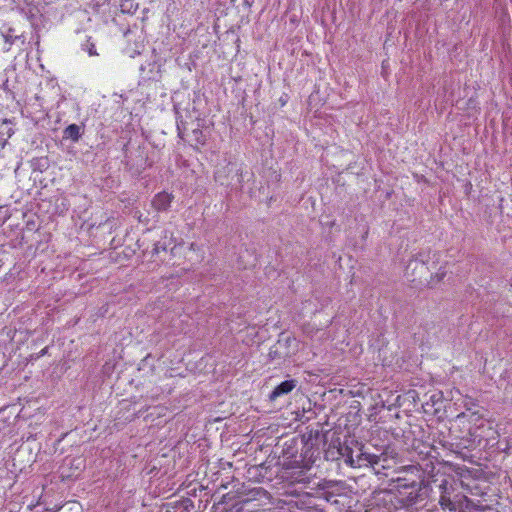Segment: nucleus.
I'll use <instances>...</instances> for the list:
<instances>
[{"label":"nucleus","instance_id":"nucleus-5","mask_svg":"<svg viewBox=\"0 0 512 512\" xmlns=\"http://www.w3.org/2000/svg\"><path fill=\"white\" fill-rule=\"evenodd\" d=\"M427 483L417 485L415 488H409L405 490L399 489L395 496L400 503L406 506L417 504L426 497Z\"/></svg>","mask_w":512,"mask_h":512},{"label":"nucleus","instance_id":"nucleus-12","mask_svg":"<svg viewBox=\"0 0 512 512\" xmlns=\"http://www.w3.org/2000/svg\"><path fill=\"white\" fill-rule=\"evenodd\" d=\"M82 49L87 51L90 56H96L98 55L96 51V47L94 42L91 41V38H88L83 44Z\"/></svg>","mask_w":512,"mask_h":512},{"label":"nucleus","instance_id":"nucleus-10","mask_svg":"<svg viewBox=\"0 0 512 512\" xmlns=\"http://www.w3.org/2000/svg\"><path fill=\"white\" fill-rule=\"evenodd\" d=\"M84 134V126L77 124H70L63 130L62 138L64 140L70 139L73 142H78Z\"/></svg>","mask_w":512,"mask_h":512},{"label":"nucleus","instance_id":"nucleus-13","mask_svg":"<svg viewBox=\"0 0 512 512\" xmlns=\"http://www.w3.org/2000/svg\"><path fill=\"white\" fill-rule=\"evenodd\" d=\"M224 169L227 170L228 172H231V171L235 170L236 171L237 182L238 183L242 182V174L239 173V169H237V166H236L235 163L228 162L227 166Z\"/></svg>","mask_w":512,"mask_h":512},{"label":"nucleus","instance_id":"nucleus-9","mask_svg":"<svg viewBox=\"0 0 512 512\" xmlns=\"http://www.w3.org/2000/svg\"><path fill=\"white\" fill-rule=\"evenodd\" d=\"M14 133L15 129L13 121L7 118L3 119L0 122V150L6 146L8 140Z\"/></svg>","mask_w":512,"mask_h":512},{"label":"nucleus","instance_id":"nucleus-2","mask_svg":"<svg viewBox=\"0 0 512 512\" xmlns=\"http://www.w3.org/2000/svg\"><path fill=\"white\" fill-rule=\"evenodd\" d=\"M442 512H466L470 500L459 491L454 478H444L439 484V501Z\"/></svg>","mask_w":512,"mask_h":512},{"label":"nucleus","instance_id":"nucleus-1","mask_svg":"<svg viewBox=\"0 0 512 512\" xmlns=\"http://www.w3.org/2000/svg\"><path fill=\"white\" fill-rule=\"evenodd\" d=\"M352 454V449L342 445L340 440L337 439L329 444L324 452V457L328 461H336L343 458L344 462L351 467H361L362 465L369 464L377 473H379L380 468L387 469L390 467L387 452H383L380 455L362 452L356 460Z\"/></svg>","mask_w":512,"mask_h":512},{"label":"nucleus","instance_id":"nucleus-3","mask_svg":"<svg viewBox=\"0 0 512 512\" xmlns=\"http://www.w3.org/2000/svg\"><path fill=\"white\" fill-rule=\"evenodd\" d=\"M399 473H405V475L393 479L396 483L395 488L397 491H399V489L415 488L417 485L426 482L422 476L421 470L415 465L403 466L400 468Z\"/></svg>","mask_w":512,"mask_h":512},{"label":"nucleus","instance_id":"nucleus-4","mask_svg":"<svg viewBox=\"0 0 512 512\" xmlns=\"http://www.w3.org/2000/svg\"><path fill=\"white\" fill-rule=\"evenodd\" d=\"M342 488L343 484L341 481L323 479L318 482L315 487L311 488L313 492L310 494L314 497L324 499L327 502H332L335 496L341 494Z\"/></svg>","mask_w":512,"mask_h":512},{"label":"nucleus","instance_id":"nucleus-16","mask_svg":"<svg viewBox=\"0 0 512 512\" xmlns=\"http://www.w3.org/2000/svg\"><path fill=\"white\" fill-rule=\"evenodd\" d=\"M215 177H216V179H217L218 181H220V183H221L222 185H224V184H229L228 182H225V181L222 179V173H221V170H219V169H218V170L215 172Z\"/></svg>","mask_w":512,"mask_h":512},{"label":"nucleus","instance_id":"nucleus-6","mask_svg":"<svg viewBox=\"0 0 512 512\" xmlns=\"http://www.w3.org/2000/svg\"><path fill=\"white\" fill-rule=\"evenodd\" d=\"M173 199L174 196L172 194L162 191L153 197L151 205L157 212H166L169 210Z\"/></svg>","mask_w":512,"mask_h":512},{"label":"nucleus","instance_id":"nucleus-18","mask_svg":"<svg viewBox=\"0 0 512 512\" xmlns=\"http://www.w3.org/2000/svg\"><path fill=\"white\" fill-rule=\"evenodd\" d=\"M56 510H57V508H53V509H49L48 511H49V512H54V511H56Z\"/></svg>","mask_w":512,"mask_h":512},{"label":"nucleus","instance_id":"nucleus-19","mask_svg":"<svg viewBox=\"0 0 512 512\" xmlns=\"http://www.w3.org/2000/svg\"><path fill=\"white\" fill-rule=\"evenodd\" d=\"M177 130L179 131V136H181V130L179 126L177 127Z\"/></svg>","mask_w":512,"mask_h":512},{"label":"nucleus","instance_id":"nucleus-17","mask_svg":"<svg viewBox=\"0 0 512 512\" xmlns=\"http://www.w3.org/2000/svg\"><path fill=\"white\" fill-rule=\"evenodd\" d=\"M47 350H48V347H45L44 349H42L39 356L45 355L47 353Z\"/></svg>","mask_w":512,"mask_h":512},{"label":"nucleus","instance_id":"nucleus-8","mask_svg":"<svg viewBox=\"0 0 512 512\" xmlns=\"http://www.w3.org/2000/svg\"><path fill=\"white\" fill-rule=\"evenodd\" d=\"M297 386V381L289 379L278 384L269 394V399L275 401L277 398L289 394Z\"/></svg>","mask_w":512,"mask_h":512},{"label":"nucleus","instance_id":"nucleus-15","mask_svg":"<svg viewBox=\"0 0 512 512\" xmlns=\"http://www.w3.org/2000/svg\"><path fill=\"white\" fill-rule=\"evenodd\" d=\"M193 133L196 135L197 142L203 145L204 144V140L200 139L202 137V132L199 129H195L193 131Z\"/></svg>","mask_w":512,"mask_h":512},{"label":"nucleus","instance_id":"nucleus-11","mask_svg":"<svg viewBox=\"0 0 512 512\" xmlns=\"http://www.w3.org/2000/svg\"><path fill=\"white\" fill-rule=\"evenodd\" d=\"M430 259V252H419L413 259H411L407 265V268H410L413 263H420L422 266L426 265Z\"/></svg>","mask_w":512,"mask_h":512},{"label":"nucleus","instance_id":"nucleus-7","mask_svg":"<svg viewBox=\"0 0 512 512\" xmlns=\"http://www.w3.org/2000/svg\"><path fill=\"white\" fill-rule=\"evenodd\" d=\"M136 153L137 155L134 156L133 152H126L125 162L126 165L130 167V169L135 168L137 171H140L142 169H145L147 158L143 155V152L141 151L140 147H138Z\"/></svg>","mask_w":512,"mask_h":512},{"label":"nucleus","instance_id":"nucleus-14","mask_svg":"<svg viewBox=\"0 0 512 512\" xmlns=\"http://www.w3.org/2000/svg\"><path fill=\"white\" fill-rule=\"evenodd\" d=\"M161 250H163V251L166 250V247L164 245H162L160 242H157L154 244L152 253L158 254Z\"/></svg>","mask_w":512,"mask_h":512}]
</instances>
